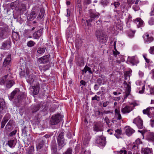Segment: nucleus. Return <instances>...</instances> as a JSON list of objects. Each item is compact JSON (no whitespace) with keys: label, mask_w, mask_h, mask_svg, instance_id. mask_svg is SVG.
<instances>
[{"label":"nucleus","mask_w":154,"mask_h":154,"mask_svg":"<svg viewBox=\"0 0 154 154\" xmlns=\"http://www.w3.org/2000/svg\"><path fill=\"white\" fill-rule=\"evenodd\" d=\"M20 90L18 88H15L8 96L9 99L10 100L15 98L14 103L16 106L19 107L22 104L26 99V95L23 92L19 93Z\"/></svg>","instance_id":"f257e3e1"},{"label":"nucleus","mask_w":154,"mask_h":154,"mask_svg":"<svg viewBox=\"0 0 154 154\" xmlns=\"http://www.w3.org/2000/svg\"><path fill=\"white\" fill-rule=\"evenodd\" d=\"M8 75L2 77L0 79V84L5 86L6 88H10L15 84V82L13 79L8 78Z\"/></svg>","instance_id":"f03ea898"},{"label":"nucleus","mask_w":154,"mask_h":154,"mask_svg":"<svg viewBox=\"0 0 154 154\" xmlns=\"http://www.w3.org/2000/svg\"><path fill=\"white\" fill-rule=\"evenodd\" d=\"M95 35L97 40L100 43H104L107 42L108 37L102 30H96Z\"/></svg>","instance_id":"7ed1b4c3"},{"label":"nucleus","mask_w":154,"mask_h":154,"mask_svg":"<svg viewBox=\"0 0 154 154\" xmlns=\"http://www.w3.org/2000/svg\"><path fill=\"white\" fill-rule=\"evenodd\" d=\"M64 135V133L63 130H61L58 133L57 141L58 148H60V150L63 148L66 144Z\"/></svg>","instance_id":"20e7f679"},{"label":"nucleus","mask_w":154,"mask_h":154,"mask_svg":"<svg viewBox=\"0 0 154 154\" xmlns=\"http://www.w3.org/2000/svg\"><path fill=\"white\" fill-rule=\"evenodd\" d=\"M39 11L38 8L36 7L33 8L30 14H28V19L30 21L33 20L36 18Z\"/></svg>","instance_id":"39448f33"},{"label":"nucleus","mask_w":154,"mask_h":154,"mask_svg":"<svg viewBox=\"0 0 154 154\" xmlns=\"http://www.w3.org/2000/svg\"><path fill=\"white\" fill-rule=\"evenodd\" d=\"M61 117L59 114L54 115L52 116L50 120V123L51 125L57 124L60 121Z\"/></svg>","instance_id":"423d86ee"},{"label":"nucleus","mask_w":154,"mask_h":154,"mask_svg":"<svg viewBox=\"0 0 154 154\" xmlns=\"http://www.w3.org/2000/svg\"><path fill=\"white\" fill-rule=\"evenodd\" d=\"M143 113L144 114H146L150 118L153 117L154 116V107H149L146 109H144L143 111Z\"/></svg>","instance_id":"0eeeda50"},{"label":"nucleus","mask_w":154,"mask_h":154,"mask_svg":"<svg viewBox=\"0 0 154 154\" xmlns=\"http://www.w3.org/2000/svg\"><path fill=\"white\" fill-rule=\"evenodd\" d=\"M9 32L7 27L0 28V37L2 38H6L8 35Z\"/></svg>","instance_id":"6e6552de"},{"label":"nucleus","mask_w":154,"mask_h":154,"mask_svg":"<svg viewBox=\"0 0 154 154\" xmlns=\"http://www.w3.org/2000/svg\"><path fill=\"white\" fill-rule=\"evenodd\" d=\"M133 123L135 124L140 129L143 128V121L139 116L134 119Z\"/></svg>","instance_id":"1a4fd4ad"},{"label":"nucleus","mask_w":154,"mask_h":154,"mask_svg":"<svg viewBox=\"0 0 154 154\" xmlns=\"http://www.w3.org/2000/svg\"><path fill=\"white\" fill-rule=\"evenodd\" d=\"M50 54L41 57L39 58L37 60V63L38 64H44L47 63L50 60Z\"/></svg>","instance_id":"9d476101"},{"label":"nucleus","mask_w":154,"mask_h":154,"mask_svg":"<svg viewBox=\"0 0 154 154\" xmlns=\"http://www.w3.org/2000/svg\"><path fill=\"white\" fill-rule=\"evenodd\" d=\"M11 54H8L4 59L3 63V66L8 68L11 66Z\"/></svg>","instance_id":"9b49d317"},{"label":"nucleus","mask_w":154,"mask_h":154,"mask_svg":"<svg viewBox=\"0 0 154 154\" xmlns=\"http://www.w3.org/2000/svg\"><path fill=\"white\" fill-rule=\"evenodd\" d=\"M106 137L102 135L99 136L96 140V143L99 146H104L106 144Z\"/></svg>","instance_id":"f8f14e48"},{"label":"nucleus","mask_w":154,"mask_h":154,"mask_svg":"<svg viewBox=\"0 0 154 154\" xmlns=\"http://www.w3.org/2000/svg\"><path fill=\"white\" fill-rule=\"evenodd\" d=\"M115 118L113 119L112 120V122L113 123L116 122L117 121H119V122H120V119H122V116L120 114V111L119 109H115Z\"/></svg>","instance_id":"ddd939ff"},{"label":"nucleus","mask_w":154,"mask_h":154,"mask_svg":"<svg viewBox=\"0 0 154 154\" xmlns=\"http://www.w3.org/2000/svg\"><path fill=\"white\" fill-rule=\"evenodd\" d=\"M11 42L10 39H8L3 42L1 46V49L4 50H8L11 48Z\"/></svg>","instance_id":"4468645a"},{"label":"nucleus","mask_w":154,"mask_h":154,"mask_svg":"<svg viewBox=\"0 0 154 154\" xmlns=\"http://www.w3.org/2000/svg\"><path fill=\"white\" fill-rule=\"evenodd\" d=\"M89 13L90 18V19H91L93 20L94 19H97L99 17L100 15V14L98 12L92 9H90L89 10Z\"/></svg>","instance_id":"2eb2a0df"},{"label":"nucleus","mask_w":154,"mask_h":154,"mask_svg":"<svg viewBox=\"0 0 154 154\" xmlns=\"http://www.w3.org/2000/svg\"><path fill=\"white\" fill-rule=\"evenodd\" d=\"M27 77L26 78V81L30 85H32L34 82H35V80L36 77V75L32 73L30 74L29 73V75H27Z\"/></svg>","instance_id":"dca6fc26"},{"label":"nucleus","mask_w":154,"mask_h":154,"mask_svg":"<svg viewBox=\"0 0 154 154\" xmlns=\"http://www.w3.org/2000/svg\"><path fill=\"white\" fill-rule=\"evenodd\" d=\"M34 85H32V89H33L32 94L34 95H36L38 94L40 89V85L38 82L33 84Z\"/></svg>","instance_id":"f3484780"},{"label":"nucleus","mask_w":154,"mask_h":154,"mask_svg":"<svg viewBox=\"0 0 154 154\" xmlns=\"http://www.w3.org/2000/svg\"><path fill=\"white\" fill-rule=\"evenodd\" d=\"M128 61L133 66L136 65L139 63L137 58L135 56L129 57L128 58Z\"/></svg>","instance_id":"a211bd4d"},{"label":"nucleus","mask_w":154,"mask_h":154,"mask_svg":"<svg viewBox=\"0 0 154 154\" xmlns=\"http://www.w3.org/2000/svg\"><path fill=\"white\" fill-rule=\"evenodd\" d=\"M14 123V122L13 120H10L5 126V130L9 131H11L13 128V125Z\"/></svg>","instance_id":"6ab92c4d"},{"label":"nucleus","mask_w":154,"mask_h":154,"mask_svg":"<svg viewBox=\"0 0 154 154\" xmlns=\"http://www.w3.org/2000/svg\"><path fill=\"white\" fill-rule=\"evenodd\" d=\"M133 109V108L131 106H126L125 107L122 106L121 112L123 114H126L129 113Z\"/></svg>","instance_id":"aec40b11"},{"label":"nucleus","mask_w":154,"mask_h":154,"mask_svg":"<svg viewBox=\"0 0 154 154\" xmlns=\"http://www.w3.org/2000/svg\"><path fill=\"white\" fill-rule=\"evenodd\" d=\"M134 22L136 24L137 27L139 28L142 27L144 26V22L140 18H137L134 20Z\"/></svg>","instance_id":"412c9836"},{"label":"nucleus","mask_w":154,"mask_h":154,"mask_svg":"<svg viewBox=\"0 0 154 154\" xmlns=\"http://www.w3.org/2000/svg\"><path fill=\"white\" fill-rule=\"evenodd\" d=\"M141 152L142 154H153L152 149L147 147L142 148Z\"/></svg>","instance_id":"4be33fe9"},{"label":"nucleus","mask_w":154,"mask_h":154,"mask_svg":"<svg viewBox=\"0 0 154 154\" xmlns=\"http://www.w3.org/2000/svg\"><path fill=\"white\" fill-rule=\"evenodd\" d=\"M43 28H41L35 32L33 34V38L35 39H38L42 35L43 31Z\"/></svg>","instance_id":"5701e85b"},{"label":"nucleus","mask_w":154,"mask_h":154,"mask_svg":"<svg viewBox=\"0 0 154 154\" xmlns=\"http://www.w3.org/2000/svg\"><path fill=\"white\" fill-rule=\"evenodd\" d=\"M51 154L58 153L57 151V143L55 141H52L51 145Z\"/></svg>","instance_id":"b1692460"},{"label":"nucleus","mask_w":154,"mask_h":154,"mask_svg":"<svg viewBox=\"0 0 154 154\" xmlns=\"http://www.w3.org/2000/svg\"><path fill=\"white\" fill-rule=\"evenodd\" d=\"M146 139L149 142H154V133L152 132L148 133Z\"/></svg>","instance_id":"393cba45"},{"label":"nucleus","mask_w":154,"mask_h":154,"mask_svg":"<svg viewBox=\"0 0 154 154\" xmlns=\"http://www.w3.org/2000/svg\"><path fill=\"white\" fill-rule=\"evenodd\" d=\"M20 6V1L19 0H16L14 2H12L10 5V7L12 9L17 8L19 9Z\"/></svg>","instance_id":"a878e982"},{"label":"nucleus","mask_w":154,"mask_h":154,"mask_svg":"<svg viewBox=\"0 0 154 154\" xmlns=\"http://www.w3.org/2000/svg\"><path fill=\"white\" fill-rule=\"evenodd\" d=\"M40 107L41 105L40 104H37L35 105H32L31 107V112L32 113L35 112L40 109Z\"/></svg>","instance_id":"bb28decb"},{"label":"nucleus","mask_w":154,"mask_h":154,"mask_svg":"<svg viewBox=\"0 0 154 154\" xmlns=\"http://www.w3.org/2000/svg\"><path fill=\"white\" fill-rule=\"evenodd\" d=\"M38 143L36 144V148L37 149H40L42 148L45 143V140L42 138L38 140Z\"/></svg>","instance_id":"cd10ccee"},{"label":"nucleus","mask_w":154,"mask_h":154,"mask_svg":"<svg viewBox=\"0 0 154 154\" xmlns=\"http://www.w3.org/2000/svg\"><path fill=\"white\" fill-rule=\"evenodd\" d=\"M29 74V70L26 69V72L25 71H21L19 72L20 77L22 78L26 77V76Z\"/></svg>","instance_id":"c85d7f7f"},{"label":"nucleus","mask_w":154,"mask_h":154,"mask_svg":"<svg viewBox=\"0 0 154 154\" xmlns=\"http://www.w3.org/2000/svg\"><path fill=\"white\" fill-rule=\"evenodd\" d=\"M135 131L129 126L127 127L125 129L126 134L129 136L131 135Z\"/></svg>","instance_id":"c756f323"},{"label":"nucleus","mask_w":154,"mask_h":154,"mask_svg":"<svg viewBox=\"0 0 154 154\" xmlns=\"http://www.w3.org/2000/svg\"><path fill=\"white\" fill-rule=\"evenodd\" d=\"M94 131H101L102 128L100 123H97L94 126Z\"/></svg>","instance_id":"7c9ffc66"},{"label":"nucleus","mask_w":154,"mask_h":154,"mask_svg":"<svg viewBox=\"0 0 154 154\" xmlns=\"http://www.w3.org/2000/svg\"><path fill=\"white\" fill-rule=\"evenodd\" d=\"M16 143V140L15 139H11L9 140L7 144L11 148L14 147Z\"/></svg>","instance_id":"2f4dec72"},{"label":"nucleus","mask_w":154,"mask_h":154,"mask_svg":"<svg viewBox=\"0 0 154 154\" xmlns=\"http://www.w3.org/2000/svg\"><path fill=\"white\" fill-rule=\"evenodd\" d=\"M131 86L129 85H127V87L126 88V91L125 92V95L124 97V99H126L130 94L131 91Z\"/></svg>","instance_id":"473e14b6"},{"label":"nucleus","mask_w":154,"mask_h":154,"mask_svg":"<svg viewBox=\"0 0 154 154\" xmlns=\"http://www.w3.org/2000/svg\"><path fill=\"white\" fill-rule=\"evenodd\" d=\"M45 13V11L43 8H41L40 10V12L39 15L37 17V19L38 20H41L44 16Z\"/></svg>","instance_id":"72a5a7b5"},{"label":"nucleus","mask_w":154,"mask_h":154,"mask_svg":"<svg viewBox=\"0 0 154 154\" xmlns=\"http://www.w3.org/2000/svg\"><path fill=\"white\" fill-rule=\"evenodd\" d=\"M12 37L13 39L17 41L20 39V36L18 32L13 31L12 33Z\"/></svg>","instance_id":"f704fd0d"},{"label":"nucleus","mask_w":154,"mask_h":154,"mask_svg":"<svg viewBox=\"0 0 154 154\" xmlns=\"http://www.w3.org/2000/svg\"><path fill=\"white\" fill-rule=\"evenodd\" d=\"M5 102L3 98H0V110H2L5 107Z\"/></svg>","instance_id":"c9c22d12"},{"label":"nucleus","mask_w":154,"mask_h":154,"mask_svg":"<svg viewBox=\"0 0 154 154\" xmlns=\"http://www.w3.org/2000/svg\"><path fill=\"white\" fill-rule=\"evenodd\" d=\"M103 114V112H101L100 110H97L95 112V116L97 118L102 117Z\"/></svg>","instance_id":"e433bc0d"},{"label":"nucleus","mask_w":154,"mask_h":154,"mask_svg":"<svg viewBox=\"0 0 154 154\" xmlns=\"http://www.w3.org/2000/svg\"><path fill=\"white\" fill-rule=\"evenodd\" d=\"M82 72H84L85 73H86L87 71H88L89 73L91 74H92V72L91 70V69L89 67L86 65L83 69L82 70Z\"/></svg>","instance_id":"4c0bfd02"},{"label":"nucleus","mask_w":154,"mask_h":154,"mask_svg":"<svg viewBox=\"0 0 154 154\" xmlns=\"http://www.w3.org/2000/svg\"><path fill=\"white\" fill-rule=\"evenodd\" d=\"M46 47H44L43 48H42L41 47H39L37 51V52L39 54H43L45 50Z\"/></svg>","instance_id":"58836bf2"},{"label":"nucleus","mask_w":154,"mask_h":154,"mask_svg":"<svg viewBox=\"0 0 154 154\" xmlns=\"http://www.w3.org/2000/svg\"><path fill=\"white\" fill-rule=\"evenodd\" d=\"M11 115L8 113L6 114L3 119V120L7 122L11 118Z\"/></svg>","instance_id":"ea45409f"},{"label":"nucleus","mask_w":154,"mask_h":154,"mask_svg":"<svg viewBox=\"0 0 154 154\" xmlns=\"http://www.w3.org/2000/svg\"><path fill=\"white\" fill-rule=\"evenodd\" d=\"M35 44V43L34 41L30 40L27 42V45L29 47H31L33 46Z\"/></svg>","instance_id":"a19ab883"},{"label":"nucleus","mask_w":154,"mask_h":154,"mask_svg":"<svg viewBox=\"0 0 154 154\" xmlns=\"http://www.w3.org/2000/svg\"><path fill=\"white\" fill-rule=\"evenodd\" d=\"M135 32L131 30H128L127 31L128 35L130 37H133L134 36Z\"/></svg>","instance_id":"79ce46f5"},{"label":"nucleus","mask_w":154,"mask_h":154,"mask_svg":"<svg viewBox=\"0 0 154 154\" xmlns=\"http://www.w3.org/2000/svg\"><path fill=\"white\" fill-rule=\"evenodd\" d=\"M76 6L78 8H79V10L82 9V4H81V0H77L76 1Z\"/></svg>","instance_id":"37998d69"},{"label":"nucleus","mask_w":154,"mask_h":154,"mask_svg":"<svg viewBox=\"0 0 154 154\" xmlns=\"http://www.w3.org/2000/svg\"><path fill=\"white\" fill-rule=\"evenodd\" d=\"M34 151V147L32 146H29L27 154H33Z\"/></svg>","instance_id":"c03bdc74"},{"label":"nucleus","mask_w":154,"mask_h":154,"mask_svg":"<svg viewBox=\"0 0 154 154\" xmlns=\"http://www.w3.org/2000/svg\"><path fill=\"white\" fill-rule=\"evenodd\" d=\"M132 72V71L131 69H130L129 71L124 72V76L130 77V75L131 74Z\"/></svg>","instance_id":"a18cd8bd"},{"label":"nucleus","mask_w":154,"mask_h":154,"mask_svg":"<svg viewBox=\"0 0 154 154\" xmlns=\"http://www.w3.org/2000/svg\"><path fill=\"white\" fill-rule=\"evenodd\" d=\"M109 0H101V4L103 6L107 5L109 3Z\"/></svg>","instance_id":"49530a36"},{"label":"nucleus","mask_w":154,"mask_h":154,"mask_svg":"<svg viewBox=\"0 0 154 154\" xmlns=\"http://www.w3.org/2000/svg\"><path fill=\"white\" fill-rule=\"evenodd\" d=\"M82 42L81 41L76 42L75 44L76 47L78 49L80 48L82 45Z\"/></svg>","instance_id":"de8ad7c7"},{"label":"nucleus","mask_w":154,"mask_h":154,"mask_svg":"<svg viewBox=\"0 0 154 154\" xmlns=\"http://www.w3.org/2000/svg\"><path fill=\"white\" fill-rule=\"evenodd\" d=\"M50 67V66L49 64H47L44 66L42 69L44 71H45L48 70Z\"/></svg>","instance_id":"09e8293b"},{"label":"nucleus","mask_w":154,"mask_h":154,"mask_svg":"<svg viewBox=\"0 0 154 154\" xmlns=\"http://www.w3.org/2000/svg\"><path fill=\"white\" fill-rule=\"evenodd\" d=\"M127 151L124 148L121 149L119 151H117V154H127Z\"/></svg>","instance_id":"8fccbe9b"},{"label":"nucleus","mask_w":154,"mask_h":154,"mask_svg":"<svg viewBox=\"0 0 154 154\" xmlns=\"http://www.w3.org/2000/svg\"><path fill=\"white\" fill-rule=\"evenodd\" d=\"M72 149L71 148H69L63 153V154H72Z\"/></svg>","instance_id":"3c124183"},{"label":"nucleus","mask_w":154,"mask_h":154,"mask_svg":"<svg viewBox=\"0 0 154 154\" xmlns=\"http://www.w3.org/2000/svg\"><path fill=\"white\" fill-rule=\"evenodd\" d=\"M132 150H135V152L136 151V152H138V146L137 145L134 144V145L132 146Z\"/></svg>","instance_id":"603ef678"},{"label":"nucleus","mask_w":154,"mask_h":154,"mask_svg":"<svg viewBox=\"0 0 154 154\" xmlns=\"http://www.w3.org/2000/svg\"><path fill=\"white\" fill-rule=\"evenodd\" d=\"M111 5H113L115 8H118L119 7L120 4L118 2H115L114 3H112Z\"/></svg>","instance_id":"864d4df0"},{"label":"nucleus","mask_w":154,"mask_h":154,"mask_svg":"<svg viewBox=\"0 0 154 154\" xmlns=\"http://www.w3.org/2000/svg\"><path fill=\"white\" fill-rule=\"evenodd\" d=\"M93 20L91 19H90L88 20H86V22L87 26H91V23L92 22Z\"/></svg>","instance_id":"5fc2aeb1"},{"label":"nucleus","mask_w":154,"mask_h":154,"mask_svg":"<svg viewBox=\"0 0 154 154\" xmlns=\"http://www.w3.org/2000/svg\"><path fill=\"white\" fill-rule=\"evenodd\" d=\"M91 3V0H84L83 3L84 5H88Z\"/></svg>","instance_id":"6e6d98bb"},{"label":"nucleus","mask_w":154,"mask_h":154,"mask_svg":"<svg viewBox=\"0 0 154 154\" xmlns=\"http://www.w3.org/2000/svg\"><path fill=\"white\" fill-rule=\"evenodd\" d=\"M133 8L135 11H137L139 10L140 7L138 5H134L133 6Z\"/></svg>","instance_id":"4d7b16f0"},{"label":"nucleus","mask_w":154,"mask_h":154,"mask_svg":"<svg viewBox=\"0 0 154 154\" xmlns=\"http://www.w3.org/2000/svg\"><path fill=\"white\" fill-rule=\"evenodd\" d=\"M98 70L97 69V66H94V67H93L92 69V73L93 72H94L95 73H98Z\"/></svg>","instance_id":"13d9d810"},{"label":"nucleus","mask_w":154,"mask_h":154,"mask_svg":"<svg viewBox=\"0 0 154 154\" xmlns=\"http://www.w3.org/2000/svg\"><path fill=\"white\" fill-rule=\"evenodd\" d=\"M149 52L151 54H154V46L150 47V48L149 50Z\"/></svg>","instance_id":"bf43d9fd"},{"label":"nucleus","mask_w":154,"mask_h":154,"mask_svg":"<svg viewBox=\"0 0 154 154\" xmlns=\"http://www.w3.org/2000/svg\"><path fill=\"white\" fill-rule=\"evenodd\" d=\"M100 100V97L97 95H95L94 97L92 98V100H96L97 101H99Z\"/></svg>","instance_id":"052dcab7"},{"label":"nucleus","mask_w":154,"mask_h":154,"mask_svg":"<svg viewBox=\"0 0 154 154\" xmlns=\"http://www.w3.org/2000/svg\"><path fill=\"white\" fill-rule=\"evenodd\" d=\"M135 144L137 145L138 146L140 144H141L142 143L141 140L139 138H138L135 141Z\"/></svg>","instance_id":"680f3d73"},{"label":"nucleus","mask_w":154,"mask_h":154,"mask_svg":"<svg viewBox=\"0 0 154 154\" xmlns=\"http://www.w3.org/2000/svg\"><path fill=\"white\" fill-rule=\"evenodd\" d=\"M149 23L151 25H153L154 24V19L151 18L149 21Z\"/></svg>","instance_id":"e2e57ef3"},{"label":"nucleus","mask_w":154,"mask_h":154,"mask_svg":"<svg viewBox=\"0 0 154 154\" xmlns=\"http://www.w3.org/2000/svg\"><path fill=\"white\" fill-rule=\"evenodd\" d=\"M7 122L4 120H2V121L1 122V128H3L5 127L6 123Z\"/></svg>","instance_id":"0e129e2a"},{"label":"nucleus","mask_w":154,"mask_h":154,"mask_svg":"<svg viewBox=\"0 0 154 154\" xmlns=\"http://www.w3.org/2000/svg\"><path fill=\"white\" fill-rule=\"evenodd\" d=\"M17 132V130H14L12 132H11L9 134V136L10 137H12L13 135H14Z\"/></svg>","instance_id":"69168bd1"},{"label":"nucleus","mask_w":154,"mask_h":154,"mask_svg":"<svg viewBox=\"0 0 154 154\" xmlns=\"http://www.w3.org/2000/svg\"><path fill=\"white\" fill-rule=\"evenodd\" d=\"M40 118L38 115H36L34 118V119L35 122H39L40 121Z\"/></svg>","instance_id":"338daca9"},{"label":"nucleus","mask_w":154,"mask_h":154,"mask_svg":"<svg viewBox=\"0 0 154 154\" xmlns=\"http://www.w3.org/2000/svg\"><path fill=\"white\" fill-rule=\"evenodd\" d=\"M102 82V80L101 78H98L97 80V82L99 84V86L101 84Z\"/></svg>","instance_id":"774afa93"}]
</instances>
